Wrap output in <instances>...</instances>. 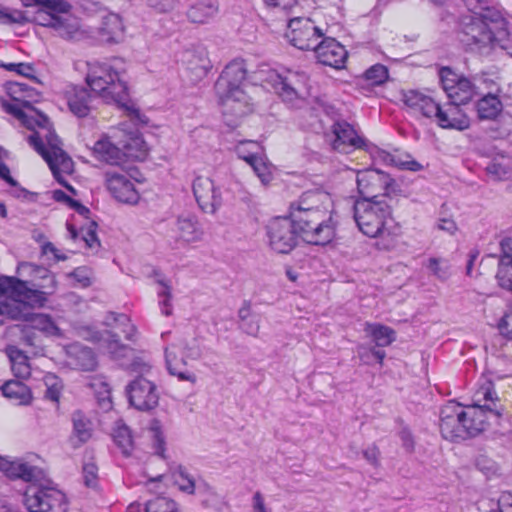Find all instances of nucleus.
<instances>
[{
  "label": "nucleus",
  "mask_w": 512,
  "mask_h": 512,
  "mask_svg": "<svg viewBox=\"0 0 512 512\" xmlns=\"http://www.w3.org/2000/svg\"><path fill=\"white\" fill-rule=\"evenodd\" d=\"M6 92L9 99L1 100L3 109L33 131L28 142L47 162L53 175L58 178L60 173H70L73 162L62 149L61 141L51 129L49 119L31 108L35 90L25 83L9 82Z\"/></svg>",
  "instance_id": "1"
},
{
  "label": "nucleus",
  "mask_w": 512,
  "mask_h": 512,
  "mask_svg": "<svg viewBox=\"0 0 512 512\" xmlns=\"http://www.w3.org/2000/svg\"><path fill=\"white\" fill-rule=\"evenodd\" d=\"M503 412L501 401L491 380L481 378L472 395V405L464 408L449 401L440 411V432L450 441L464 440L478 435L485 429L486 413L500 417Z\"/></svg>",
  "instance_id": "2"
},
{
  "label": "nucleus",
  "mask_w": 512,
  "mask_h": 512,
  "mask_svg": "<svg viewBox=\"0 0 512 512\" xmlns=\"http://www.w3.org/2000/svg\"><path fill=\"white\" fill-rule=\"evenodd\" d=\"M123 63L119 59L89 64L86 83L90 90L107 104H114L129 112L138 111L131 102L129 89L124 79Z\"/></svg>",
  "instance_id": "3"
},
{
  "label": "nucleus",
  "mask_w": 512,
  "mask_h": 512,
  "mask_svg": "<svg viewBox=\"0 0 512 512\" xmlns=\"http://www.w3.org/2000/svg\"><path fill=\"white\" fill-rule=\"evenodd\" d=\"M388 195L357 199L353 206L355 223L365 236L370 238L396 235L392 206Z\"/></svg>",
  "instance_id": "4"
},
{
  "label": "nucleus",
  "mask_w": 512,
  "mask_h": 512,
  "mask_svg": "<svg viewBox=\"0 0 512 512\" xmlns=\"http://www.w3.org/2000/svg\"><path fill=\"white\" fill-rule=\"evenodd\" d=\"M92 154L101 162L120 165L125 157H144L146 149L137 131L126 132L122 128H114L94 143Z\"/></svg>",
  "instance_id": "5"
},
{
  "label": "nucleus",
  "mask_w": 512,
  "mask_h": 512,
  "mask_svg": "<svg viewBox=\"0 0 512 512\" xmlns=\"http://www.w3.org/2000/svg\"><path fill=\"white\" fill-rule=\"evenodd\" d=\"M402 101L415 115L433 120L444 129H462L458 107L447 103L441 105L429 91L408 90L402 93Z\"/></svg>",
  "instance_id": "6"
},
{
  "label": "nucleus",
  "mask_w": 512,
  "mask_h": 512,
  "mask_svg": "<svg viewBox=\"0 0 512 512\" xmlns=\"http://www.w3.org/2000/svg\"><path fill=\"white\" fill-rule=\"evenodd\" d=\"M246 67L243 60L231 61L216 81L215 90L225 112L242 116L248 111V97L244 91Z\"/></svg>",
  "instance_id": "7"
},
{
  "label": "nucleus",
  "mask_w": 512,
  "mask_h": 512,
  "mask_svg": "<svg viewBox=\"0 0 512 512\" xmlns=\"http://www.w3.org/2000/svg\"><path fill=\"white\" fill-rule=\"evenodd\" d=\"M32 305L19 299H10L0 296V324L4 318L22 320L28 327L36 329L47 336H59L60 329L52 318L46 314L33 313Z\"/></svg>",
  "instance_id": "8"
},
{
  "label": "nucleus",
  "mask_w": 512,
  "mask_h": 512,
  "mask_svg": "<svg viewBox=\"0 0 512 512\" xmlns=\"http://www.w3.org/2000/svg\"><path fill=\"white\" fill-rule=\"evenodd\" d=\"M0 285L4 286L0 296L19 299L42 307L47 297L55 292L56 279L54 274L48 271L45 278L36 284V288H32L27 283L21 282L18 277L1 276Z\"/></svg>",
  "instance_id": "9"
},
{
  "label": "nucleus",
  "mask_w": 512,
  "mask_h": 512,
  "mask_svg": "<svg viewBox=\"0 0 512 512\" xmlns=\"http://www.w3.org/2000/svg\"><path fill=\"white\" fill-rule=\"evenodd\" d=\"M333 210V201L329 193L315 189L303 192L289 204V218L295 225L324 216Z\"/></svg>",
  "instance_id": "10"
},
{
  "label": "nucleus",
  "mask_w": 512,
  "mask_h": 512,
  "mask_svg": "<svg viewBox=\"0 0 512 512\" xmlns=\"http://www.w3.org/2000/svg\"><path fill=\"white\" fill-rule=\"evenodd\" d=\"M265 81L291 106H296L309 94V77L302 71L287 70L283 74L269 71Z\"/></svg>",
  "instance_id": "11"
},
{
  "label": "nucleus",
  "mask_w": 512,
  "mask_h": 512,
  "mask_svg": "<svg viewBox=\"0 0 512 512\" xmlns=\"http://www.w3.org/2000/svg\"><path fill=\"white\" fill-rule=\"evenodd\" d=\"M24 503L30 512H66L65 495L42 481L30 485L24 493Z\"/></svg>",
  "instance_id": "12"
},
{
  "label": "nucleus",
  "mask_w": 512,
  "mask_h": 512,
  "mask_svg": "<svg viewBox=\"0 0 512 512\" xmlns=\"http://www.w3.org/2000/svg\"><path fill=\"white\" fill-rule=\"evenodd\" d=\"M298 236L311 245L325 246L336 236L337 223L334 211L310 221L295 225Z\"/></svg>",
  "instance_id": "13"
},
{
  "label": "nucleus",
  "mask_w": 512,
  "mask_h": 512,
  "mask_svg": "<svg viewBox=\"0 0 512 512\" xmlns=\"http://www.w3.org/2000/svg\"><path fill=\"white\" fill-rule=\"evenodd\" d=\"M269 246L277 253L287 254L297 244L298 232L289 217H275L266 226Z\"/></svg>",
  "instance_id": "14"
},
{
  "label": "nucleus",
  "mask_w": 512,
  "mask_h": 512,
  "mask_svg": "<svg viewBox=\"0 0 512 512\" xmlns=\"http://www.w3.org/2000/svg\"><path fill=\"white\" fill-rule=\"evenodd\" d=\"M498 12L485 10L480 15H471L464 18L463 33L467 39H463L467 44L474 43L483 47L490 46L493 41L495 25L491 18L495 19Z\"/></svg>",
  "instance_id": "15"
},
{
  "label": "nucleus",
  "mask_w": 512,
  "mask_h": 512,
  "mask_svg": "<svg viewBox=\"0 0 512 512\" xmlns=\"http://www.w3.org/2000/svg\"><path fill=\"white\" fill-rule=\"evenodd\" d=\"M439 78L443 90L453 102L451 104L456 107L467 103L478 88L470 79L459 76L447 67L441 68Z\"/></svg>",
  "instance_id": "16"
},
{
  "label": "nucleus",
  "mask_w": 512,
  "mask_h": 512,
  "mask_svg": "<svg viewBox=\"0 0 512 512\" xmlns=\"http://www.w3.org/2000/svg\"><path fill=\"white\" fill-rule=\"evenodd\" d=\"M286 38L300 50L314 49L319 38L323 36L321 30L315 26L310 18L296 17L288 22Z\"/></svg>",
  "instance_id": "17"
},
{
  "label": "nucleus",
  "mask_w": 512,
  "mask_h": 512,
  "mask_svg": "<svg viewBox=\"0 0 512 512\" xmlns=\"http://www.w3.org/2000/svg\"><path fill=\"white\" fill-rule=\"evenodd\" d=\"M192 190L199 208L208 214H214L222 206L223 197L219 186L206 176H197L192 182Z\"/></svg>",
  "instance_id": "18"
},
{
  "label": "nucleus",
  "mask_w": 512,
  "mask_h": 512,
  "mask_svg": "<svg viewBox=\"0 0 512 512\" xmlns=\"http://www.w3.org/2000/svg\"><path fill=\"white\" fill-rule=\"evenodd\" d=\"M130 404L140 411H150L159 402V393L156 385L143 377H138L126 387Z\"/></svg>",
  "instance_id": "19"
},
{
  "label": "nucleus",
  "mask_w": 512,
  "mask_h": 512,
  "mask_svg": "<svg viewBox=\"0 0 512 512\" xmlns=\"http://www.w3.org/2000/svg\"><path fill=\"white\" fill-rule=\"evenodd\" d=\"M357 187L360 199L380 197L387 195L393 179L386 173L377 169H365L357 173Z\"/></svg>",
  "instance_id": "20"
},
{
  "label": "nucleus",
  "mask_w": 512,
  "mask_h": 512,
  "mask_svg": "<svg viewBox=\"0 0 512 512\" xmlns=\"http://www.w3.org/2000/svg\"><path fill=\"white\" fill-rule=\"evenodd\" d=\"M106 186L112 196L119 202L136 204L139 201V191L126 174L107 172Z\"/></svg>",
  "instance_id": "21"
},
{
  "label": "nucleus",
  "mask_w": 512,
  "mask_h": 512,
  "mask_svg": "<svg viewBox=\"0 0 512 512\" xmlns=\"http://www.w3.org/2000/svg\"><path fill=\"white\" fill-rule=\"evenodd\" d=\"M319 63L335 69L344 67L348 53L343 45L334 38H325L314 47Z\"/></svg>",
  "instance_id": "22"
},
{
  "label": "nucleus",
  "mask_w": 512,
  "mask_h": 512,
  "mask_svg": "<svg viewBox=\"0 0 512 512\" xmlns=\"http://www.w3.org/2000/svg\"><path fill=\"white\" fill-rule=\"evenodd\" d=\"M0 471L11 479H21L25 482L36 484L44 480L43 471L22 460H9L0 458Z\"/></svg>",
  "instance_id": "23"
},
{
  "label": "nucleus",
  "mask_w": 512,
  "mask_h": 512,
  "mask_svg": "<svg viewBox=\"0 0 512 512\" xmlns=\"http://www.w3.org/2000/svg\"><path fill=\"white\" fill-rule=\"evenodd\" d=\"M483 84H486L488 91L477 101V115L483 120H493L503 110V104L498 95L501 89L493 80L484 79Z\"/></svg>",
  "instance_id": "24"
},
{
  "label": "nucleus",
  "mask_w": 512,
  "mask_h": 512,
  "mask_svg": "<svg viewBox=\"0 0 512 512\" xmlns=\"http://www.w3.org/2000/svg\"><path fill=\"white\" fill-rule=\"evenodd\" d=\"M181 351L182 347L176 345V343L165 348V362L167 370L169 374L176 376L178 380L194 384L197 381V377L193 372L186 368L187 361L181 354Z\"/></svg>",
  "instance_id": "25"
},
{
  "label": "nucleus",
  "mask_w": 512,
  "mask_h": 512,
  "mask_svg": "<svg viewBox=\"0 0 512 512\" xmlns=\"http://www.w3.org/2000/svg\"><path fill=\"white\" fill-rule=\"evenodd\" d=\"M53 31L57 36L68 41H81L89 36L80 20L65 11L59 12Z\"/></svg>",
  "instance_id": "26"
},
{
  "label": "nucleus",
  "mask_w": 512,
  "mask_h": 512,
  "mask_svg": "<svg viewBox=\"0 0 512 512\" xmlns=\"http://www.w3.org/2000/svg\"><path fill=\"white\" fill-rule=\"evenodd\" d=\"M335 139L333 148L339 152L349 153L350 150L361 148L365 145V140L357 134L353 126L342 121L333 125Z\"/></svg>",
  "instance_id": "27"
},
{
  "label": "nucleus",
  "mask_w": 512,
  "mask_h": 512,
  "mask_svg": "<svg viewBox=\"0 0 512 512\" xmlns=\"http://www.w3.org/2000/svg\"><path fill=\"white\" fill-rule=\"evenodd\" d=\"M125 26L120 15L108 13L102 17L98 36L105 43H119L124 39Z\"/></svg>",
  "instance_id": "28"
},
{
  "label": "nucleus",
  "mask_w": 512,
  "mask_h": 512,
  "mask_svg": "<svg viewBox=\"0 0 512 512\" xmlns=\"http://www.w3.org/2000/svg\"><path fill=\"white\" fill-rule=\"evenodd\" d=\"M218 12L217 0H198L189 6L186 17L193 24L204 25L213 20Z\"/></svg>",
  "instance_id": "29"
},
{
  "label": "nucleus",
  "mask_w": 512,
  "mask_h": 512,
  "mask_svg": "<svg viewBox=\"0 0 512 512\" xmlns=\"http://www.w3.org/2000/svg\"><path fill=\"white\" fill-rule=\"evenodd\" d=\"M68 364L83 371H92L97 366L96 355L91 348L79 343L72 344L67 349Z\"/></svg>",
  "instance_id": "30"
},
{
  "label": "nucleus",
  "mask_w": 512,
  "mask_h": 512,
  "mask_svg": "<svg viewBox=\"0 0 512 512\" xmlns=\"http://www.w3.org/2000/svg\"><path fill=\"white\" fill-rule=\"evenodd\" d=\"M175 230L178 238L185 243L201 241L204 236L203 228L195 216L178 217Z\"/></svg>",
  "instance_id": "31"
},
{
  "label": "nucleus",
  "mask_w": 512,
  "mask_h": 512,
  "mask_svg": "<svg viewBox=\"0 0 512 512\" xmlns=\"http://www.w3.org/2000/svg\"><path fill=\"white\" fill-rule=\"evenodd\" d=\"M21 1L24 6H33L41 4V6H39L37 10L34 12L31 20L37 25L48 27L54 30L59 12H56L55 9L49 5L51 3L50 0Z\"/></svg>",
  "instance_id": "32"
},
{
  "label": "nucleus",
  "mask_w": 512,
  "mask_h": 512,
  "mask_svg": "<svg viewBox=\"0 0 512 512\" xmlns=\"http://www.w3.org/2000/svg\"><path fill=\"white\" fill-rule=\"evenodd\" d=\"M92 96L87 89L83 87L73 88L68 96V106L71 112L77 117H85L91 109Z\"/></svg>",
  "instance_id": "33"
},
{
  "label": "nucleus",
  "mask_w": 512,
  "mask_h": 512,
  "mask_svg": "<svg viewBox=\"0 0 512 512\" xmlns=\"http://www.w3.org/2000/svg\"><path fill=\"white\" fill-rule=\"evenodd\" d=\"M3 395L18 405H28L32 400L31 390L22 381L9 380L2 386Z\"/></svg>",
  "instance_id": "34"
},
{
  "label": "nucleus",
  "mask_w": 512,
  "mask_h": 512,
  "mask_svg": "<svg viewBox=\"0 0 512 512\" xmlns=\"http://www.w3.org/2000/svg\"><path fill=\"white\" fill-rule=\"evenodd\" d=\"M72 422L73 434L70 438V442L74 448H77L91 438V423L81 412H75L72 415Z\"/></svg>",
  "instance_id": "35"
},
{
  "label": "nucleus",
  "mask_w": 512,
  "mask_h": 512,
  "mask_svg": "<svg viewBox=\"0 0 512 512\" xmlns=\"http://www.w3.org/2000/svg\"><path fill=\"white\" fill-rule=\"evenodd\" d=\"M97 224L94 221H90L86 226H83L78 231L72 224L67 223L68 235L71 239L81 240L85 243V246L89 249L96 250L100 246V241L96 234Z\"/></svg>",
  "instance_id": "36"
},
{
  "label": "nucleus",
  "mask_w": 512,
  "mask_h": 512,
  "mask_svg": "<svg viewBox=\"0 0 512 512\" xmlns=\"http://www.w3.org/2000/svg\"><path fill=\"white\" fill-rule=\"evenodd\" d=\"M364 332L379 347L389 346L396 339V333L392 328L379 323L366 322L364 324Z\"/></svg>",
  "instance_id": "37"
},
{
  "label": "nucleus",
  "mask_w": 512,
  "mask_h": 512,
  "mask_svg": "<svg viewBox=\"0 0 512 512\" xmlns=\"http://www.w3.org/2000/svg\"><path fill=\"white\" fill-rule=\"evenodd\" d=\"M491 22L495 25L496 29L490 47L492 49L499 48L512 57V38H510L501 15H496L495 19L491 18Z\"/></svg>",
  "instance_id": "38"
},
{
  "label": "nucleus",
  "mask_w": 512,
  "mask_h": 512,
  "mask_svg": "<svg viewBox=\"0 0 512 512\" xmlns=\"http://www.w3.org/2000/svg\"><path fill=\"white\" fill-rule=\"evenodd\" d=\"M188 69L195 72L197 76H205L211 69V63L206 49L199 48L186 53Z\"/></svg>",
  "instance_id": "39"
},
{
  "label": "nucleus",
  "mask_w": 512,
  "mask_h": 512,
  "mask_svg": "<svg viewBox=\"0 0 512 512\" xmlns=\"http://www.w3.org/2000/svg\"><path fill=\"white\" fill-rule=\"evenodd\" d=\"M112 437L114 443L118 446L123 455H131L134 448L133 437L129 427L121 420L115 423Z\"/></svg>",
  "instance_id": "40"
},
{
  "label": "nucleus",
  "mask_w": 512,
  "mask_h": 512,
  "mask_svg": "<svg viewBox=\"0 0 512 512\" xmlns=\"http://www.w3.org/2000/svg\"><path fill=\"white\" fill-rule=\"evenodd\" d=\"M48 269L42 266H37L31 263H21L18 265L17 274L21 282L27 283L29 287L36 288V284L40 283L48 273Z\"/></svg>",
  "instance_id": "41"
},
{
  "label": "nucleus",
  "mask_w": 512,
  "mask_h": 512,
  "mask_svg": "<svg viewBox=\"0 0 512 512\" xmlns=\"http://www.w3.org/2000/svg\"><path fill=\"white\" fill-rule=\"evenodd\" d=\"M7 354L14 376L19 379L28 378L31 373L28 357L21 350L15 347L8 348Z\"/></svg>",
  "instance_id": "42"
},
{
  "label": "nucleus",
  "mask_w": 512,
  "mask_h": 512,
  "mask_svg": "<svg viewBox=\"0 0 512 512\" xmlns=\"http://www.w3.org/2000/svg\"><path fill=\"white\" fill-rule=\"evenodd\" d=\"M111 356L116 360H122L133 355V350L119 342L116 335L106 331L102 336L101 344Z\"/></svg>",
  "instance_id": "43"
},
{
  "label": "nucleus",
  "mask_w": 512,
  "mask_h": 512,
  "mask_svg": "<svg viewBox=\"0 0 512 512\" xmlns=\"http://www.w3.org/2000/svg\"><path fill=\"white\" fill-rule=\"evenodd\" d=\"M425 267L432 276L441 282L447 281L452 275V265L446 258L430 257Z\"/></svg>",
  "instance_id": "44"
},
{
  "label": "nucleus",
  "mask_w": 512,
  "mask_h": 512,
  "mask_svg": "<svg viewBox=\"0 0 512 512\" xmlns=\"http://www.w3.org/2000/svg\"><path fill=\"white\" fill-rule=\"evenodd\" d=\"M263 185L273 180L274 166L265 157L264 152L249 164Z\"/></svg>",
  "instance_id": "45"
},
{
  "label": "nucleus",
  "mask_w": 512,
  "mask_h": 512,
  "mask_svg": "<svg viewBox=\"0 0 512 512\" xmlns=\"http://www.w3.org/2000/svg\"><path fill=\"white\" fill-rule=\"evenodd\" d=\"M235 151L239 158L250 164L263 153V147L257 141H240Z\"/></svg>",
  "instance_id": "46"
},
{
  "label": "nucleus",
  "mask_w": 512,
  "mask_h": 512,
  "mask_svg": "<svg viewBox=\"0 0 512 512\" xmlns=\"http://www.w3.org/2000/svg\"><path fill=\"white\" fill-rule=\"evenodd\" d=\"M377 155L385 163L396 166L403 170L419 171L422 169V165L414 159L408 156L407 160H402L398 155H391L384 151H377Z\"/></svg>",
  "instance_id": "47"
},
{
  "label": "nucleus",
  "mask_w": 512,
  "mask_h": 512,
  "mask_svg": "<svg viewBox=\"0 0 512 512\" xmlns=\"http://www.w3.org/2000/svg\"><path fill=\"white\" fill-rule=\"evenodd\" d=\"M148 433L153 453L161 458H165L166 442L158 421L154 420L151 422Z\"/></svg>",
  "instance_id": "48"
},
{
  "label": "nucleus",
  "mask_w": 512,
  "mask_h": 512,
  "mask_svg": "<svg viewBox=\"0 0 512 512\" xmlns=\"http://www.w3.org/2000/svg\"><path fill=\"white\" fill-rule=\"evenodd\" d=\"M157 283L160 285V289L157 291L159 297V306L161 312L165 316H170L172 314V304H171V285L164 278H159Z\"/></svg>",
  "instance_id": "49"
},
{
  "label": "nucleus",
  "mask_w": 512,
  "mask_h": 512,
  "mask_svg": "<svg viewBox=\"0 0 512 512\" xmlns=\"http://www.w3.org/2000/svg\"><path fill=\"white\" fill-rule=\"evenodd\" d=\"M145 512H179L177 503L166 497H157L145 504Z\"/></svg>",
  "instance_id": "50"
},
{
  "label": "nucleus",
  "mask_w": 512,
  "mask_h": 512,
  "mask_svg": "<svg viewBox=\"0 0 512 512\" xmlns=\"http://www.w3.org/2000/svg\"><path fill=\"white\" fill-rule=\"evenodd\" d=\"M113 321L117 326L121 327V332L125 334L126 339L134 340L136 335V327L130 322V319L125 314L111 313L106 323L108 325Z\"/></svg>",
  "instance_id": "51"
},
{
  "label": "nucleus",
  "mask_w": 512,
  "mask_h": 512,
  "mask_svg": "<svg viewBox=\"0 0 512 512\" xmlns=\"http://www.w3.org/2000/svg\"><path fill=\"white\" fill-rule=\"evenodd\" d=\"M173 479L179 489L188 494H193L195 490V482L192 476L182 466H178L173 472Z\"/></svg>",
  "instance_id": "52"
},
{
  "label": "nucleus",
  "mask_w": 512,
  "mask_h": 512,
  "mask_svg": "<svg viewBox=\"0 0 512 512\" xmlns=\"http://www.w3.org/2000/svg\"><path fill=\"white\" fill-rule=\"evenodd\" d=\"M28 20L29 18L24 12L0 5V24H22Z\"/></svg>",
  "instance_id": "53"
},
{
  "label": "nucleus",
  "mask_w": 512,
  "mask_h": 512,
  "mask_svg": "<svg viewBox=\"0 0 512 512\" xmlns=\"http://www.w3.org/2000/svg\"><path fill=\"white\" fill-rule=\"evenodd\" d=\"M364 77L371 85L378 86L388 79V69L382 64H375L366 70Z\"/></svg>",
  "instance_id": "54"
},
{
  "label": "nucleus",
  "mask_w": 512,
  "mask_h": 512,
  "mask_svg": "<svg viewBox=\"0 0 512 512\" xmlns=\"http://www.w3.org/2000/svg\"><path fill=\"white\" fill-rule=\"evenodd\" d=\"M44 383L46 385L45 398L58 402L62 389L61 381L55 375L48 374L44 377Z\"/></svg>",
  "instance_id": "55"
},
{
  "label": "nucleus",
  "mask_w": 512,
  "mask_h": 512,
  "mask_svg": "<svg viewBox=\"0 0 512 512\" xmlns=\"http://www.w3.org/2000/svg\"><path fill=\"white\" fill-rule=\"evenodd\" d=\"M487 173L493 177L494 180H501L508 176L509 170L506 164L501 161L494 160L486 168Z\"/></svg>",
  "instance_id": "56"
},
{
  "label": "nucleus",
  "mask_w": 512,
  "mask_h": 512,
  "mask_svg": "<svg viewBox=\"0 0 512 512\" xmlns=\"http://www.w3.org/2000/svg\"><path fill=\"white\" fill-rule=\"evenodd\" d=\"M1 67L5 68L8 71L16 72L17 74L25 76L27 78L33 77L34 74L33 66L27 63H7L1 64Z\"/></svg>",
  "instance_id": "57"
},
{
  "label": "nucleus",
  "mask_w": 512,
  "mask_h": 512,
  "mask_svg": "<svg viewBox=\"0 0 512 512\" xmlns=\"http://www.w3.org/2000/svg\"><path fill=\"white\" fill-rule=\"evenodd\" d=\"M69 277L77 282L81 287H87L91 284L90 272L85 267L76 268L69 274Z\"/></svg>",
  "instance_id": "58"
},
{
  "label": "nucleus",
  "mask_w": 512,
  "mask_h": 512,
  "mask_svg": "<svg viewBox=\"0 0 512 512\" xmlns=\"http://www.w3.org/2000/svg\"><path fill=\"white\" fill-rule=\"evenodd\" d=\"M176 345L182 347L181 354L184 356L185 360H197L201 357L202 352L200 347L196 343L191 344H184V343H177Z\"/></svg>",
  "instance_id": "59"
},
{
  "label": "nucleus",
  "mask_w": 512,
  "mask_h": 512,
  "mask_svg": "<svg viewBox=\"0 0 512 512\" xmlns=\"http://www.w3.org/2000/svg\"><path fill=\"white\" fill-rule=\"evenodd\" d=\"M146 3L159 13H167L174 9L176 0H146Z\"/></svg>",
  "instance_id": "60"
},
{
  "label": "nucleus",
  "mask_w": 512,
  "mask_h": 512,
  "mask_svg": "<svg viewBox=\"0 0 512 512\" xmlns=\"http://www.w3.org/2000/svg\"><path fill=\"white\" fill-rule=\"evenodd\" d=\"M241 328L248 335L256 337L260 330V319L255 316L242 321Z\"/></svg>",
  "instance_id": "61"
},
{
  "label": "nucleus",
  "mask_w": 512,
  "mask_h": 512,
  "mask_svg": "<svg viewBox=\"0 0 512 512\" xmlns=\"http://www.w3.org/2000/svg\"><path fill=\"white\" fill-rule=\"evenodd\" d=\"M252 509L253 512H272L266 503L264 496L261 492L256 491L252 497Z\"/></svg>",
  "instance_id": "62"
},
{
  "label": "nucleus",
  "mask_w": 512,
  "mask_h": 512,
  "mask_svg": "<svg viewBox=\"0 0 512 512\" xmlns=\"http://www.w3.org/2000/svg\"><path fill=\"white\" fill-rule=\"evenodd\" d=\"M499 330L502 335L512 339V311L505 314L499 323Z\"/></svg>",
  "instance_id": "63"
},
{
  "label": "nucleus",
  "mask_w": 512,
  "mask_h": 512,
  "mask_svg": "<svg viewBox=\"0 0 512 512\" xmlns=\"http://www.w3.org/2000/svg\"><path fill=\"white\" fill-rule=\"evenodd\" d=\"M498 512H512V493L502 492L498 499Z\"/></svg>",
  "instance_id": "64"
}]
</instances>
